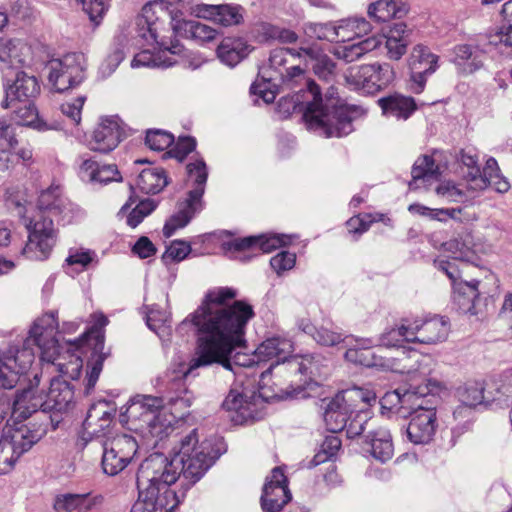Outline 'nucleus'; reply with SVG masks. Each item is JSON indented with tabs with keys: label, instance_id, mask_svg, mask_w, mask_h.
Masks as SVG:
<instances>
[{
	"label": "nucleus",
	"instance_id": "1",
	"mask_svg": "<svg viewBox=\"0 0 512 512\" xmlns=\"http://www.w3.org/2000/svg\"><path fill=\"white\" fill-rule=\"evenodd\" d=\"M233 296L234 293L228 289L211 291L181 324L190 323L197 339L195 355L188 366L182 365L169 380L168 405L178 415L165 407L161 397L151 395H137L122 412L121 417L125 418L129 429L139 434L147 445L155 446L168 436L175 419L183 417L192 406L194 395L185 386V379L197 376L195 371L198 368L215 363L224 368L230 367L228 356L243 342L242 330L252 314L251 309L241 303L230 306L225 302Z\"/></svg>",
	"mask_w": 512,
	"mask_h": 512
},
{
	"label": "nucleus",
	"instance_id": "2",
	"mask_svg": "<svg viewBox=\"0 0 512 512\" xmlns=\"http://www.w3.org/2000/svg\"><path fill=\"white\" fill-rule=\"evenodd\" d=\"M298 51L286 48H276L271 51L269 63L260 69L259 74L264 81L286 85L294 88L295 84L305 81L306 90L301 96H296L294 107L302 105L303 118L310 130L329 137H342L352 132V122L359 113L355 106H348L334 98V88L330 87L323 102L319 86L311 80H306L304 71L296 65L285 67L288 57L297 56Z\"/></svg>",
	"mask_w": 512,
	"mask_h": 512
},
{
	"label": "nucleus",
	"instance_id": "3",
	"mask_svg": "<svg viewBox=\"0 0 512 512\" xmlns=\"http://www.w3.org/2000/svg\"><path fill=\"white\" fill-rule=\"evenodd\" d=\"M58 321L54 312L39 317L29 330L22 348L10 347L2 356L13 365L18 375L25 373L32 365L35 353L32 346L40 351V358L57 367V370L71 378H76L83 365L82 359L75 353V345H61L56 335Z\"/></svg>",
	"mask_w": 512,
	"mask_h": 512
},
{
	"label": "nucleus",
	"instance_id": "4",
	"mask_svg": "<svg viewBox=\"0 0 512 512\" xmlns=\"http://www.w3.org/2000/svg\"><path fill=\"white\" fill-rule=\"evenodd\" d=\"M167 14L163 1H153L142 7L141 13L135 19L133 39L135 44L145 48L137 53L132 61V68L170 67L176 63L173 56L181 55L183 45L168 36L170 29L164 25L163 17Z\"/></svg>",
	"mask_w": 512,
	"mask_h": 512
},
{
	"label": "nucleus",
	"instance_id": "5",
	"mask_svg": "<svg viewBox=\"0 0 512 512\" xmlns=\"http://www.w3.org/2000/svg\"><path fill=\"white\" fill-rule=\"evenodd\" d=\"M80 212L69 199L63 197L59 186H51L41 192L37 209L31 215H24L28 230V241L22 250L30 260H45L56 242V230L52 216L64 223H70Z\"/></svg>",
	"mask_w": 512,
	"mask_h": 512
},
{
	"label": "nucleus",
	"instance_id": "6",
	"mask_svg": "<svg viewBox=\"0 0 512 512\" xmlns=\"http://www.w3.org/2000/svg\"><path fill=\"white\" fill-rule=\"evenodd\" d=\"M179 461L162 453L142 461L137 472L139 497L130 512H172L178 506L180 497L171 487L181 476Z\"/></svg>",
	"mask_w": 512,
	"mask_h": 512
},
{
	"label": "nucleus",
	"instance_id": "7",
	"mask_svg": "<svg viewBox=\"0 0 512 512\" xmlns=\"http://www.w3.org/2000/svg\"><path fill=\"white\" fill-rule=\"evenodd\" d=\"M48 417L39 424L27 423L5 427L0 438V475L9 473L22 454L47 433Z\"/></svg>",
	"mask_w": 512,
	"mask_h": 512
},
{
	"label": "nucleus",
	"instance_id": "8",
	"mask_svg": "<svg viewBox=\"0 0 512 512\" xmlns=\"http://www.w3.org/2000/svg\"><path fill=\"white\" fill-rule=\"evenodd\" d=\"M292 352V341L279 336L266 339L255 350V356L259 361L275 360L267 370L260 374L261 395L263 397H282L286 392L284 381H282L286 373H277L272 370V367L287 362L292 357Z\"/></svg>",
	"mask_w": 512,
	"mask_h": 512
},
{
	"label": "nucleus",
	"instance_id": "9",
	"mask_svg": "<svg viewBox=\"0 0 512 512\" xmlns=\"http://www.w3.org/2000/svg\"><path fill=\"white\" fill-rule=\"evenodd\" d=\"M198 442L197 430L194 429L181 440L179 451L174 454V459L180 460L177 470L190 485L199 481L218 458L210 441Z\"/></svg>",
	"mask_w": 512,
	"mask_h": 512
},
{
	"label": "nucleus",
	"instance_id": "10",
	"mask_svg": "<svg viewBox=\"0 0 512 512\" xmlns=\"http://www.w3.org/2000/svg\"><path fill=\"white\" fill-rule=\"evenodd\" d=\"M414 356L417 357L415 360V363L417 364L416 368L403 365L401 368L398 367L397 371L407 373L410 375L411 380L423 381L425 382V385H411V387L404 393H400L399 390L387 392L381 399V405L383 408L400 410L408 406L414 398L418 400L420 397L438 393L444 388L443 384L438 380L427 377L430 373V369L428 367L429 359L419 354H414Z\"/></svg>",
	"mask_w": 512,
	"mask_h": 512
},
{
	"label": "nucleus",
	"instance_id": "11",
	"mask_svg": "<svg viewBox=\"0 0 512 512\" xmlns=\"http://www.w3.org/2000/svg\"><path fill=\"white\" fill-rule=\"evenodd\" d=\"M373 398V391L353 387L337 393L330 399H322L321 408L324 410L323 418L327 429L333 433L343 431L350 411L353 413V406Z\"/></svg>",
	"mask_w": 512,
	"mask_h": 512
},
{
	"label": "nucleus",
	"instance_id": "12",
	"mask_svg": "<svg viewBox=\"0 0 512 512\" xmlns=\"http://www.w3.org/2000/svg\"><path fill=\"white\" fill-rule=\"evenodd\" d=\"M395 77L393 66L384 62L351 67L345 75V80L353 90L375 94L392 84Z\"/></svg>",
	"mask_w": 512,
	"mask_h": 512
},
{
	"label": "nucleus",
	"instance_id": "13",
	"mask_svg": "<svg viewBox=\"0 0 512 512\" xmlns=\"http://www.w3.org/2000/svg\"><path fill=\"white\" fill-rule=\"evenodd\" d=\"M48 81L57 92L79 85L85 79L86 58L82 53H68L46 63Z\"/></svg>",
	"mask_w": 512,
	"mask_h": 512
},
{
	"label": "nucleus",
	"instance_id": "14",
	"mask_svg": "<svg viewBox=\"0 0 512 512\" xmlns=\"http://www.w3.org/2000/svg\"><path fill=\"white\" fill-rule=\"evenodd\" d=\"M92 325L83 334V336L71 342L75 345V353L80 355L79 350L83 344H87L92 347L91 360L89 365L91 366L90 372L88 373L87 387L92 388L95 386L99 375L102 371L103 362L106 358V354L103 352L104 349V328L108 325V318L102 313H94L91 315ZM81 358V356H79Z\"/></svg>",
	"mask_w": 512,
	"mask_h": 512
},
{
	"label": "nucleus",
	"instance_id": "15",
	"mask_svg": "<svg viewBox=\"0 0 512 512\" xmlns=\"http://www.w3.org/2000/svg\"><path fill=\"white\" fill-rule=\"evenodd\" d=\"M261 380H259L258 394L243 389H231L223 401L222 407L229 413L231 421L237 425L245 424L249 421L260 419L262 401L273 399L274 397H263L261 395Z\"/></svg>",
	"mask_w": 512,
	"mask_h": 512
},
{
	"label": "nucleus",
	"instance_id": "16",
	"mask_svg": "<svg viewBox=\"0 0 512 512\" xmlns=\"http://www.w3.org/2000/svg\"><path fill=\"white\" fill-rule=\"evenodd\" d=\"M138 449L134 437L127 434L116 435L105 441L103 446L102 468L105 474L115 476L132 461Z\"/></svg>",
	"mask_w": 512,
	"mask_h": 512
},
{
	"label": "nucleus",
	"instance_id": "17",
	"mask_svg": "<svg viewBox=\"0 0 512 512\" xmlns=\"http://www.w3.org/2000/svg\"><path fill=\"white\" fill-rule=\"evenodd\" d=\"M345 346L347 350L344 357L350 363L365 367H375L383 371L398 370L394 360L378 355L371 350L372 347L377 346L376 340L372 338H354L350 336Z\"/></svg>",
	"mask_w": 512,
	"mask_h": 512
},
{
	"label": "nucleus",
	"instance_id": "18",
	"mask_svg": "<svg viewBox=\"0 0 512 512\" xmlns=\"http://www.w3.org/2000/svg\"><path fill=\"white\" fill-rule=\"evenodd\" d=\"M410 421L406 429L410 442L416 445H426L433 441L437 428V412L434 407L424 406L423 401L413 403Z\"/></svg>",
	"mask_w": 512,
	"mask_h": 512
},
{
	"label": "nucleus",
	"instance_id": "19",
	"mask_svg": "<svg viewBox=\"0 0 512 512\" xmlns=\"http://www.w3.org/2000/svg\"><path fill=\"white\" fill-rule=\"evenodd\" d=\"M438 61V55L423 44H417L411 49L407 65L410 71V88L414 93L424 90L427 77L438 69Z\"/></svg>",
	"mask_w": 512,
	"mask_h": 512
},
{
	"label": "nucleus",
	"instance_id": "20",
	"mask_svg": "<svg viewBox=\"0 0 512 512\" xmlns=\"http://www.w3.org/2000/svg\"><path fill=\"white\" fill-rule=\"evenodd\" d=\"M326 359L319 354L295 355L282 365L272 367L277 373H286L282 381L292 383L290 379L296 374L306 376L309 380L317 382L328 374Z\"/></svg>",
	"mask_w": 512,
	"mask_h": 512
},
{
	"label": "nucleus",
	"instance_id": "21",
	"mask_svg": "<svg viewBox=\"0 0 512 512\" xmlns=\"http://www.w3.org/2000/svg\"><path fill=\"white\" fill-rule=\"evenodd\" d=\"M39 376L36 374L30 386L18 393L12 404V416L19 419H27L33 413H37L41 409V413L37 419L30 421L32 424H39L44 419V415L48 417L47 427L49 426L50 417L44 411V393L38 392Z\"/></svg>",
	"mask_w": 512,
	"mask_h": 512
},
{
	"label": "nucleus",
	"instance_id": "22",
	"mask_svg": "<svg viewBox=\"0 0 512 512\" xmlns=\"http://www.w3.org/2000/svg\"><path fill=\"white\" fill-rule=\"evenodd\" d=\"M287 479L279 467L271 471L267 477L261 495V507L264 512H280L291 500Z\"/></svg>",
	"mask_w": 512,
	"mask_h": 512
},
{
	"label": "nucleus",
	"instance_id": "23",
	"mask_svg": "<svg viewBox=\"0 0 512 512\" xmlns=\"http://www.w3.org/2000/svg\"><path fill=\"white\" fill-rule=\"evenodd\" d=\"M117 116H107L100 119L88 139L90 150L100 153H109L121 141L123 130Z\"/></svg>",
	"mask_w": 512,
	"mask_h": 512
},
{
	"label": "nucleus",
	"instance_id": "24",
	"mask_svg": "<svg viewBox=\"0 0 512 512\" xmlns=\"http://www.w3.org/2000/svg\"><path fill=\"white\" fill-rule=\"evenodd\" d=\"M192 13L202 19L214 22L222 27L240 25L244 21V8L239 4H197Z\"/></svg>",
	"mask_w": 512,
	"mask_h": 512
},
{
	"label": "nucleus",
	"instance_id": "25",
	"mask_svg": "<svg viewBox=\"0 0 512 512\" xmlns=\"http://www.w3.org/2000/svg\"><path fill=\"white\" fill-rule=\"evenodd\" d=\"M171 28L168 36L176 39L174 36L192 39L200 44L208 43L216 39L218 31L213 27L194 20H185L178 16L174 11L170 12Z\"/></svg>",
	"mask_w": 512,
	"mask_h": 512
},
{
	"label": "nucleus",
	"instance_id": "26",
	"mask_svg": "<svg viewBox=\"0 0 512 512\" xmlns=\"http://www.w3.org/2000/svg\"><path fill=\"white\" fill-rule=\"evenodd\" d=\"M290 242V236L265 234L259 236H250L245 238H235L223 243V248L227 251H262L269 253L274 249L285 246Z\"/></svg>",
	"mask_w": 512,
	"mask_h": 512
},
{
	"label": "nucleus",
	"instance_id": "27",
	"mask_svg": "<svg viewBox=\"0 0 512 512\" xmlns=\"http://www.w3.org/2000/svg\"><path fill=\"white\" fill-rule=\"evenodd\" d=\"M486 53L477 44H458L452 49L451 62L457 72L467 76L484 67Z\"/></svg>",
	"mask_w": 512,
	"mask_h": 512
},
{
	"label": "nucleus",
	"instance_id": "28",
	"mask_svg": "<svg viewBox=\"0 0 512 512\" xmlns=\"http://www.w3.org/2000/svg\"><path fill=\"white\" fill-rule=\"evenodd\" d=\"M413 331V342L421 344H437L447 339L449 323L443 317H433L426 320H410Z\"/></svg>",
	"mask_w": 512,
	"mask_h": 512
},
{
	"label": "nucleus",
	"instance_id": "29",
	"mask_svg": "<svg viewBox=\"0 0 512 512\" xmlns=\"http://www.w3.org/2000/svg\"><path fill=\"white\" fill-rule=\"evenodd\" d=\"M40 92L37 79L20 71L12 84H5V98L1 103L4 109L13 107L15 102H22L36 97Z\"/></svg>",
	"mask_w": 512,
	"mask_h": 512
},
{
	"label": "nucleus",
	"instance_id": "30",
	"mask_svg": "<svg viewBox=\"0 0 512 512\" xmlns=\"http://www.w3.org/2000/svg\"><path fill=\"white\" fill-rule=\"evenodd\" d=\"M460 174L466 183L468 191L478 193L486 189L485 179L479 166V159L474 149H463L456 157Z\"/></svg>",
	"mask_w": 512,
	"mask_h": 512
},
{
	"label": "nucleus",
	"instance_id": "31",
	"mask_svg": "<svg viewBox=\"0 0 512 512\" xmlns=\"http://www.w3.org/2000/svg\"><path fill=\"white\" fill-rule=\"evenodd\" d=\"M478 281H459L453 287V301L458 309L472 316H477L483 312V304L478 289Z\"/></svg>",
	"mask_w": 512,
	"mask_h": 512
},
{
	"label": "nucleus",
	"instance_id": "32",
	"mask_svg": "<svg viewBox=\"0 0 512 512\" xmlns=\"http://www.w3.org/2000/svg\"><path fill=\"white\" fill-rule=\"evenodd\" d=\"M408 211L413 215L428 218L430 220L446 223L449 219L467 223L476 220V215L463 207L430 208L419 203L409 205Z\"/></svg>",
	"mask_w": 512,
	"mask_h": 512
},
{
	"label": "nucleus",
	"instance_id": "33",
	"mask_svg": "<svg viewBox=\"0 0 512 512\" xmlns=\"http://www.w3.org/2000/svg\"><path fill=\"white\" fill-rule=\"evenodd\" d=\"M102 501L101 495L65 493L54 498L53 508L55 512H90Z\"/></svg>",
	"mask_w": 512,
	"mask_h": 512
},
{
	"label": "nucleus",
	"instance_id": "34",
	"mask_svg": "<svg viewBox=\"0 0 512 512\" xmlns=\"http://www.w3.org/2000/svg\"><path fill=\"white\" fill-rule=\"evenodd\" d=\"M79 176L82 181L92 184H108L122 179L116 165H100L92 159L83 160L79 167Z\"/></svg>",
	"mask_w": 512,
	"mask_h": 512
},
{
	"label": "nucleus",
	"instance_id": "35",
	"mask_svg": "<svg viewBox=\"0 0 512 512\" xmlns=\"http://www.w3.org/2000/svg\"><path fill=\"white\" fill-rule=\"evenodd\" d=\"M364 437L368 451L375 460L386 463L392 459L394 446L388 429L378 427L370 430Z\"/></svg>",
	"mask_w": 512,
	"mask_h": 512
},
{
	"label": "nucleus",
	"instance_id": "36",
	"mask_svg": "<svg viewBox=\"0 0 512 512\" xmlns=\"http://www.w3.org/2000/svg\"><path fill=\"white\" fill-rule=\"evenodd\" d=\"M217 289H219V290H220V289H228V290H231V291L234 293V296H233L232 298H229V300H225V302H226L228 305H230V306H234V305H236L237 303H241V304H243V305H245V306L249 307V308L251 309V313H252V314H251V316L247 319V321H246V323H245V325H244V327H243V330H242V332H243V336H242V338H243V342H242L239 346L235 347V349H233V351L231 352V354L228 356L229 363H230V367H228L227 369H228V370L233 371V372H234V374H236V375H237V374H239V372H238V371H235V370L233 369V365H235V366H237V367H239V368H249V367L254 366L255 364H256V365H260V363H261V361H259V360L257 359V356H255V353H254L253 355H247V354H240L239 352H236V350H237V349L242 348V347H244V346H245V338H244V336H245V329H246V326H247V323L249 322V320L253 318V316H254V311H253L252 306H251V305H249L248 303H246V302H244V301L236 300L237 292H236V290H235V289H233V288H231V287H214V288H212V289H209V290L205 293V295H204L203 299H204V298H205V297H206V296H207L211 291H214V290H217Z\"/></svg>",
	"mask_w": 512,
	"mask_h": 512
},
{
	"label": "nucleus",
	"instance_id": "37",
	"mask_svg": "<svg viewBox=\"0 0 512 512\" xmlns=\"http://www.w3.org/2000/svg\"><path fill=\"white\" fill-rule=\"evenodd\" d=\"M381 43L380 38L372 36L357 42L338 44L333 47L331 53L345 63H352L378 48Z\"/></svg>",
	"mask_w": 512,
	"mask_h": 512
},
{
	"label": "nucleus",
	"instance_id": "38",
	"mask_svg": "<svg viewBox=\"0 0 512 512\" xmlns=\"http://www.w3.org/2000/svg\"><path fill=\"white\" fill-rule=\"evenodd\" d=\"M187 179L193 186L188 192V197L193 203V209H198L200 203H203L202 197L205 192V185L208 178V170L206 163L203 159H196L194 162H190L186 166Z\"/></svg>",
	"mask_w": 512,
	"mask_h": 512
},
{
	"label": "nucleus",
	"instance_id": "39",
	"mask_svg": "<svg viewBox=\"0 0 512 512\" xmlns=\"http://www.w3.org/2000/svg\"><path fill=\"white\" fill-rule=\"evenodd\" d=\"M411 31L403 22L394 23L387 33L385 38L386 56L390 60H400L406 53L409 44V35Z\"/></svg>",
	"mask_w": 512,
	"mask_h": 512
},
{
	"label": "nucleus",
	"instance_id": "40",
	"mask_svg": "<svg viewBox=\"0 0 512 512\" xmlns=\"http://www.w3.org/2000/svg\"><path fill=\"white\" fill-rule=\"evenodd\" d=\"M297 57L304 58L307 62L310 61L314 73L319 78L329 81L334 77L336 64L318 46L301 47L297 52Z\"/></svg>",
	"mask_w": 512,
	"mask_h": 512
},
{
	"label": "nucleus",
	"instance_id": "41",
	"mask_svg": "<svg viewBox=\"0 0 512 512\" xmlns=\"http://www.w3.org/2000/svg\"><path fill=\"white\" fill-rule=\"evenodd\" d=\"M376 395L374 398L368 401L358 402L357 405L353 406V413H349L348 421L344 430L346 431L348 438H355L363 434L367 427L371 426L372 411L370 406L375 403Z\"/></svg>",
	"mask_w": 512,
	"mask_h": 512
},
{
	"label": "nucleus",
	"instance_id": "42",
	"mask_svg": "<svg viewBox=\"0 0 512 512\" xmlns=\"http://www.w3.org/2000/svg\"><path fill=\"white\" fill-rule=\"evenodd\" d=\"M73 399V390L69 383L53 378L50 381L49 391L44 394V411L47 414L50 410H66Z\"/></svg>",
	"mask_w": 512,
	"mask_h": 512
},
{
	"label": "nucleus",
	"instance_id": "43",
	"mask_svg": "<svg viewBox=\"0 0 512 512\" xmlns=\"http://www.w3.org/2000/svg\"><path fill=\"white\" fill-rule=\"evenodd\" d=\"M251 46L242 38L226 37L217 48V56L222 63L234 67L251 52Z\"/></svg>",
	"mask_w": 512,
	"mask_h": 512
},
{
	"label": "nucleus",
	"instance_id": "44",
	"mask_svg": "<svg viewBox=\"0 0 512 512\" xmlns=\"http://www.w3.org/2000/svg\"><path fill=\"white\" fill-rule=\"evenodd\" d=\"M371 30L370 23L364 18H349L334 22V42L344 44L354 42Z\"/></svg>",
	"mask_w": 512,
	"mask_h": 512
},
{
	"label": "nucleus",
	"instance_id": "45",
	"mask_svg": "<svg viewBox=\"0 0 512 512\" xmlns=\"http://www.w3.org/2000/svg\"><path fill=\"white\" fill-rule=\"evenodd\" d=\"M408 12L404 0H377L367 7L370 19L376 22H387L393 18H401Z\"/></svg>",
	"mask_w": 512,
	"mask_h": 512
},
{
	"label": "nucleus",
	"instance_id": "46",
	"mask_svg": "<svg viewBox=\"0 0 512 512\" xmlns=\"http://www.w3.org/2000/svg\"><path fill=\"white\" fill-rule=\"evenodd\" d=\"M383 114L388 117L406 120L416 110V103L412 97L393 94L378 100Z\"/></svg>",
	"mask_w": 512,
	"mask_h": 512
},
{
	"label": "nucleus",
	"instance_id": "47",
	"mask_svg": "<svg viewBox=\"0 0 512 512\" xmlns=\"http://www.w3.org/2000/svg\"><path fill=\"white\" fill-rule=\"evenodd\" d=\"M412 181L409 183L411 190L419 189L422 186L431 185V181L437 180L441 172L430 156L419 157L412 167Z\"/></svg>",
	"mask_w": 512,
	"mask_h": 512
},
{
	"label": "nucleus",
	"instance_id": "48",
	"mask_svg": "<svg viewBox=\"0 0 512 512\" xmlns=\"http://www.w3.org/2000/svg\"><path fill=\"white\" fill-rule=\"evenodd\" d=\"M113 414L106 402L93 404L88 410L83 426L93 436H100L110 426Z\"/></svg>",
	"mask_w": 512,
	"mask_h": 512
},
{
	"label": "nucleus",
	"instance_id": "49",
	"mask_svg": "<svg viewBox=\"0 0 512 512\" xmlns=\"http://www.w3.org/2000/svg\"><path fill=\"white\" fill-rule=\"evenodd\" d=\"M191 204L193 203L189 198L178 203V211L166 221L163 227V235L166 238L171 237L178 229L184 228L203 209V203H200V207L195 210Z\"/></svg>",
	"mask_w": 512,
	"mask_h": 512
},
{
	"label": "nucleus",
	"instance_id": "50",
	"mask_svg": "<svg viewBox=\"0 0 512 512\" xmlns=\"http://www.w3.org/2000/svg\"><path fill=\"white\" fill-rule=\"evenodd\" d=\"M168 184L165 171L160 167L143 169L136 181L137 187L146 194H156Z\"/></svg>",
	"mask_w": 512,
	"mask_h": 512
},
{
	"label": "nucleus",
	"instance_id": "51",
	"mask_svg": "<svg viewBox=\"0 0 512 512\" xmlns=\"http://www.w3.org/2000/svg\"><path fill=\"white\" fill-rule=\"evenodd\" d=\"M413 331L410 320H402L401 324L382 333L376 341L377 345L391 348L400 346L404 341L413 342Z\"/></svg>",
	"mask_w": 512,
	"mask_h": 512
},
{
	"label": "nucleus",
	"instance_id": "52",
	"mask_svg": "<svg viewBox=\"0 0 512 512\" xmlns=\"http://www.w3.org/2000/svg\"><path fill=\"white\" fill-rule=\"evenodd\" d=\"M443 248L452 258L459 260L461 266H466V263L474 257L471 236L469 234L445 242Z\"/></svg>",
	"mask_w": 512,
	"mask_h": 512
},
{
	"label": "nucleus",
	"instance_id": "53",
	"mask_svg": "<svg viewBox=\"0 0 512 512\" xmlns=\"http://www.w3.org/2000/svg\"><path fill=\"white\" fill-rule=\"evenodd\" d=\"M146 323L149 329L161 339H165L171 334L170 316L164 310L151 308L147 313Z\"/></svg>",
	"mask_w": 512,
	"mask_h": 512
},
{
	"label": "nucleus",
	"instance_id": "54",
	"mask_svg": "<svg viewBox=\"0 0 512 512\" xmlns=\"http://www.w3.org/2000/svg\"><path fill=\"white\" fill-rule=\"evenodd\" d=\"M31 47L24 41H15V47L8 54L7 64L1 65L0 68L5 71L9 69H18L31 60Z\"/></svg>",
	"mask_w": 512,
	"mask_h": 512
},
{
	"label": "nucleus",
	"instance_id": "55",
	"mask_svg": "<svg viewBox=\"0 0 512 512\" xmlns=\"http://www.w3.org/2000/svg\"><path fill=\"white\" fill-rule=\"evenodd\" d=\"M436 195L446 202H462L468 198V190L461 188L453 181L447 180L438 183L434 189Z\"/></svg>",
	"mask_w": 512,
	"mask_h": 512
},
{
	"label": "nucleus",
	"instance_id": "56",
	"mask_svg": "<svg viewBox=\"0 0 512 512\" xmlns=\"http://www.w3.org/2000/svg\"><path fill=\"white\" fill-rule=\"evenodd\" d=\"M458 396L465 406L473 407L483 402L484 388L478 382L467 383L459 388Z\"/></svg>",
	"mask_w": 512,
	"mask_h": 512
},
{
	"label": "nucleus",
	"instance_id": "57",
	"mask_svg": "<svg viewBox=\"0 0 512 512\" xmlns=\"http://www.w3.org/2000/svg\"><path fill=\"white\" fill-rule=\"evenodd\" d=\"M156 207L157 203L154 200L145 199L140 201L139 204L128 213L126 217L127 225L131 228L137 227Z\"/></svg>",
	"mask_w": 512,
	"mask_h": 512
},
{
	"label": "nucleus",
	"instance_id": "58",
	"mask_svg": "<svg viewBox=\"0 0 512 512\" xmlns=\"http://www.w3.org/2000/svg\"><path fill=\"white\" fill-rule=\"evenodd\" d=\"M305 34L310 38L334 42V22L307 23L304 26Z\"/></svg>",
	"mask_w": 512,
	"mask_h": 512
},
{
	"label": "nucleus",
	"instance_id": "59",
	"mask_svg": "<svg viewBox=\"0 0 512 512\" xmlns=\"http://www.w3.org/2000/svg\"><path fill=\"white\" fill-rule=\"evenodd\" d=\"M313 338L322 346H335L340 343L345 344L350 336H343L340 332L321 326L315 330Z\"/></svg>",
	"mask_w": 512,
	"mask_h": 512
},
{
	"label": "nucleus",
	"instance_id": "60",
	"mask_svg": "<svg viewBox=\"0 0 512 512\" xmlns=\"http://www.w3.org/2000/svg\"><path fill=\"white\" fill-rule=\"evenodd\" d=\"M145 142L150 149L163 151L173 144L174 136L163 130H151L147 132Z\"/></svg>",
	"mask_w": 512,
	"mask_h": 512
},
{
	"label": "nucleus",
	"instance_id": "61",
	"mask_svg": "<svg viewBox=\"0 0 512 512\" xmlns=\"http://www.w3.org/2000/svg\"><path fill=\"white\" fill-rule=\"evenodd\" d=\"M14 109L18 123L23 126L32 125L37 118L36 107L30 102V100L15 102Z\"/></svg>",
	"mask_w": 512,
	"mask_h": 512
},
{
	"label": "nucleus",
	"instance_id": "62",
	"mask_svg": "<svg viewBox=\"0 0 512 512\" xmlns=\"http://www.w3.org/2000/svg\"><path fill=\"white\" fill-rule=\"evenodd\" d=\"M19 381L18 372L3 356L0 357V388L12 389Z\"/></svg>",
	"mask_w": 512,
	"mask_h": 512
},
{
	"label": "nucleus",
	"instance_id": "63",
	"mask_svg": "<svg viewBox=\"0 0 512 512\" xmlns=\"http://www.w3.org/2000/svg\"><path fill=\"white\" fill-rule=\"evenodd\" d=\"M124 59V51L121 47H115L111 53L107 55L105 60L99 67L102 77H109Z\"/></svg>",
	"mask_w": 512,
	"mask_h": 512
},
{
	"label": "nucleus",
	"instance_id": "64",
	"mask_svg": "<svg viewBox=\"0 0 512 512\" xmlns=\"http://www.w3.org/2000/svg\"><path fill=\"white\" fill-rule=\"evenodd\" d=\"M295 262L296 255L287 251H282L270 259V265L278 275L291 270L294 267Z\"/></svg>",
	"mask_w": 512,
	"mask_h": 512
}]
</instances>
